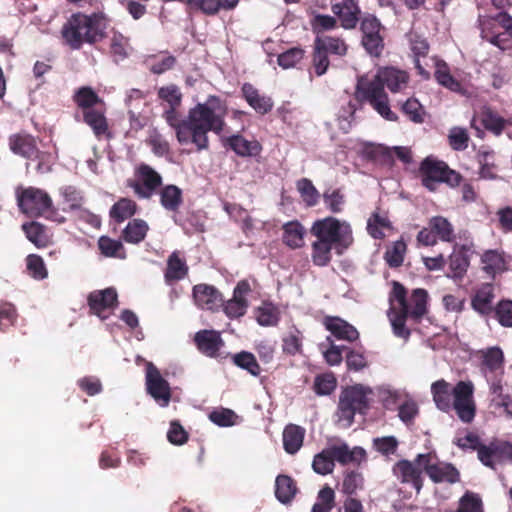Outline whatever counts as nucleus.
<instances>
[{
  "label": "nucleus",
  "mask_w": 512,
  "mask_h": 512,
  "mask_svg": "<svg viewBox=\"0 0 512 512\" xmlns=\"http://www.w3.org/2000/svg\"><path fill=\"white\" fill-rule=\"evenodd\" d=\"M178 107H169L163 117L175 130L177 141L181 145L194 144L197 151L209 148L208 132L221 134L226 126L227 106L216 95H210L205 103H198L189 109L185 119H181Z\"/></svg>",
  "instance_id": "1"
},
{
  "label": "nucleus",
  "mask_w": 512,
  "mask_h": 512,
  "mask_svg": "<svg viewBox=\"0 0 512 512\" xmlns=\"http://www.w3.org/2000/svg\"><path fill=\"white\" fill-rule=\"evenodd\" d=\"M431 394L435 406L448 412L454 409L459 420L471 423L476 415L474 400V385L471 381H459L453 388L444 379L437 380L431 385Z\"/></svg>",
  "instance_id": "2"
},
{
  "label": "nucleus",
  "mask_w": 512,
  "mask_h": 512,
  "mask_svg": "<svg viewBox=\"0 0 512 512\" xmlns=\"http://www.w3.org/2000/svg\"><path fill=\"white\" fill-rule=\"evenodd\" d=\"M106 19L102 13L85 14L75 12L61 28L63 43L71 50H80L83 45H94L106 37Z\"/></svg>",
  "instance_id": "3"
},
{
  "label": "nucleus",
  "mask_w": 512,
  "mask_h": 512,
  "mask_svg": "<svg viewBox=\"0 0 512 512\" xmlns=\"http://www.w3.org/2000/svg\"><path fill=\"white\" fill-rule=\"evenodd\" d=\"M352 243V229L348 222L334 217L322 219V265L329 261L327 254L332 249L341 255Z\"/></svg>",
  "instance_id": "4"
},
{
  "label": "nucleus",
  "mask_w": 512,
  "mask_h": 512,
  "mask_svg": "<svg viewBox=\"0 0 512 512\" xmlns=\"http://www.w3.org/2000/svg\"><path fill=\"white\" fill-rule=\"evenodd\" d=\"M419 171L422 176V185L432 192L436 190L439 183L456 187L462 180L461 175L450 169L445 162L431 157H427L421 162Z\"/></svg>",
  "instance_id": "5"
},
{
  "label": "nucleus",
  "mask_w": 512,
  "mask_h": 512,
  "mask_svg": "<svg viewBox=\"0 0 512 512\" xmlns=\"http://www.w3.org/2000/svg\"><path fill=\"white\" fill-rule=\"evenodd\" d=\"M370 394H372V390L361 384L345 388L339 399V418L350 425L356 412L363 413L368 408V395Z\"/></svg>",
  "instance_id": "6"
},
{
  "label": "nucleus",
  "mask_w": 512,
  "mask_h": 512,
  "mask_svg": "<svg viewBox=\"0 0 512 512\" xmlns=\"http://www.w3.org/2000/svg\"><path fill=\"white\" fill-rule=\"evenodd\" d=\"M135 177L127 181V187L139 199H150L162 186V176L148 164L141 163L135 169Z\"/></svg>",
  "instance_id": "7"
},
{
  "label": "nucleus",
  "mask_w": 512,
  "mask_h": 512,
  "mask_svg": "<svg viewBox=\"0 0 512 512\" xmlns=\"http://www.w3.org/2000/svg\"><path fill=\"white\" fill-rule=\"evenodd\" d=\"M18 206L20 210L30 216H45L52 212V199L44 190L35 187H28L18 195Z\"/></svg>",
  "instance_id": "8"
},
{
  "label": "nucleus",
  "mask_w": 512,
  "mask_h": 512,
  "mask_svg": "<svg viewBox=\"0 0 512 512\" xmlns=\"http://www.w3.org/2000/svg\"><path fill=\"white\" fill-rule=\"evenodd\" d=\"M381 29V22L374 15L367 14L361 19V43L365 50L374 57H379L384 49V39L381 35Z\"/></svg>",
  "instance_id": "9"
},
{
  "label": "nucleus",
  "mask_w": 512,
  "mask_h": 512,
  "mask_svg": "<svg viewBox=\"0 0 512 512\" xmlns=\"http://www.w3.org/2000/svg\"><path fill=\"white\" fill-rule=\"evenodd\" d=\"M146 390L160 406L166 407L170 403V385L152 362L146 364Z\"/></svg>",
  "instance_id": "10"
},
{
  "label": "nucleus",
  "mask_w": 512,
  "mask_h": 512,
  "mask_svg": "<svg viewBox=\"0 0 512 512\" xmlns=\"http://www.w3.org/2000/svg\"><path fill=\"white\" fill-rule=\"evenodd\" d=\"M87 302L90 313L104 320L109 317L106 311L112 310L118 305V295L112 287L94 290L88 295Z\"/></svg>",
  "instance_id": "11"
},
{
  "label": "nucleus",
  "mask_w": 512,
  "mask_h": 512,
  "mask_svg": "<svg viewBox=\"0 0 512 512\" xmlns=\"http://www.w3.org/2000/svg\"><path fill=\"white\" fill-rule=\"evenodd\" d=\"M331 9L339 18L344 29H354L359 20L361 10L355 0H331Z\"/></svg>",
  "instance_id": "12"
},
{
  "label": "nucleus",
  "mask_w": 512,
  "mask_h": 512,
  "mask_svg": "<svg viewBox=\"0 0 512 512\" xmlns=\"http://www.w3.org/2000/svg\"><path fill=\"white\" fill-rule=\"evenodd\" d=\"M241 96L247 104L259 115L270 113L274 107V101L259 91L253 84L245 82L241 86Z\"/></svg>",
  "instance_id": "13"
},
{
  "label": "nucleus",
  "mask_w": 512,
  "mask_h": 512,
  "mask_svg": "<svg viewBox=\"0 0 512 512\" xmlns=\"http://www.w3.org/2000/svg\"><path fill=\"white\" fill-rule=\"evenodd\" d=\"M193 298L198 307L207 310H217L223 306L222 294L212 285L197 284L193 287Z\"/></svg>",
  "instance_id": "14"
},
{
  "label": "nucleus",
  "mask_w": 512,
  "mask_h": 512,
  "mask_svg": "<svg viewBox=\"0 0 512 512\" xmlns=\"http://www.w3.org/2000/svg\"><path fill=\"white\" fill-rule=\"evenodd\" d=\"M223 145L240 157H257L262 152V145L257 140H247L240 134L231 135L224 139Z\"/></svg>",
  "instance_id": "15"
},
{
  "label": "nucleus",
  "mask_w": 512,
  "mask_h": 512,
  "mask_svg": "<svg viewBox=\"0 0 512 512\" xmlns=\"http://www.w3.org/2000/svg\"><path fill=\"white\" fill-rule=\"evenodd\" d=\"M197 349L205 356L214 358L224 345L219 332L215 330H200L194 336Z\"/></svg>",
  "instance_id": "16"
},
{
  "label": "nucleus",
  "mask_w": 512,
  "mask_h": 512,
  "mask_svg": "<svg viewBox=\"0 0 512 512\" xmlns=\"http://www.w3.org/2000/svg\"><path fill=\"white\" fill-rule=\"evenodd\" d=\"M82 114L84 123L92 129L94 135L98 139L103 136L106 138H111L108 120L105 115L106 105L90 109Z\"/></svg>",
  "instance_id": "17"
},
{
  "label": "nucleus",
  "mask_w": 512,
  "mask_h": 512,
  "mask_svg": "<svg viewBox=\"0 0 512 512\" xmlns=\"http://www.w3.org/2000/svg\"><path fill=\"white\" fill-rule=\"evenodd\" d=\"M327 453L342 465L356 464L359 465L366 460V451L362 447H354L350 449L347 444L328 446Z\"/></svg>",
  "instance_id": "18"
},
{
  "label": "nucleus",
  "mask_w": 512,
  "mask_h": 512,
  "mask_svg": "<svg viewBox=\"0 0 512 512\" xmlns=\"http://www.w3.org/2000/svg\"><path fill=\"white\" fill-rule=\"evenodd\" d=\"M10 150L23 158L32 159L37 153L36 138L26 132L12 134L9 137Z\"/></svg>",
  "instance_id": "19"
},
{
  "label": "nucleus",
  "mask_w": 512,
  "mask_h": 512,
  "mask_svg": "<svg viewBox=\"0 0 512 512\" xmlns=\"http://www.w3.org/2000/svg\"><path fill=\"white\" fill-rule=\"evenodd\" d=\"M393 472L402 483L412 484L417 493L420 492L422 488V472L413 462L401 460L395 464Z\"/></svg>",
  "instance_id": "20"
},
{
  "label": "nucleus",
  "mask_w": 512,
  "mask_h": 512,
  "mask_svg": "<svg viewBox=\"0 0 512 512\" xmlns=\"http://www.w3.org/2000/svg\"><path fill=\"white\" fill-rule=\"evenodd\" d=\"M384 83L378 78V73L369 81L365 77H360L356 85L357 94L369 103L387 96L384 91Z\"/></svg>",
  "instance_id": "21"
},
{
  "label": "nucleus",
  "mask_w": 512,
  "mask_h": 512,
  "mask_svg": "<svg viewBox=\"0 0 512 512\" xmlns=\"http://www.w3.org/2000/svg\"><path fill=\"white\" fill-rule=\"evenodd\" d=\"M189 267L178 251L172 252L168 259L164 272L165 282L169 285L184 279L188 275Z\"/></svg>",
  "instance_id": "22"
},
{
  "label": "nucleus",
  "mask_w": 512,
  "mask_h": 512,
  "mask_svg": "<svg viewBox=\"0 0 512 512\" xmlns=\"http://www.w3.org/2000/svg\"><path fill=\"white\" fill-rule=\"evenodd\" d=\"M377 72L378 78L381 79L384 85L393 93L402 91L408 84L409 77L405 71L393 67H385L379 69Z\"/></svg>",
  "instance_id": "23"
},
{
  "label": "nucleus",
  "mask_w": 512,
  "mask_h": 512,
  "mask_svg": "<svg viewBox=\"0 0 512 512\" xmlns=\"http://www.w3.org/2000/svg\"><path fill=\"white\" fill-rule=\"evenodd\" d=\"M72 99L82 113L97 108L99 106H105V102L90 86H82L78 88Z\"/></svg>",
  "instance_id": "24"
},
{
  "label": "nucleus",
  "mask_w": 512,
  "mask_h": 512,
  "mask_svg": "<svg viewBox=\"0 0 512 512\" xmlns=\"http://www.w3.org/2000/svg\"><path fill=\"white\" fill-rule=\"evenodd\" d=\"M324 325L336 338L347 341H354L358 338V331L339 317H326Z\"/></svg>",
  "instance_id": "25"
},
{
  "label": "nucleus",
  "mask_w": 512,
  "mask_h": 512,
  "mask_svg": "<svg viewBox=\"0 0 512 512\" xmlns=\"http://www.w3.org/2000/svg\"><path fill=\"white\" fill-rule=\"evenodd\" d=\"M159 197L162 207L170 212H178L183 203L182 190L173 184L161 187L159 190Z\"/></svg>",
  "instance_id": "26"
},
{
  "label": "nucleus",
  "mask_w": 512,
  "mask_h": 512,
  "mask_svg": "<svg viewBox=\"0 0 512 512\" xmlns=\"http://www.w3.org/2000/svg\"><path fill=\"white\" fill-rule=\"evenodd\" d=\"M305 430L295 424H289L283 431V447L288 454H295L302 446Z\"/></svg>",
  "instance_id": "27"
},
{
  "label": "nucleus",
  "mask_w": 512,
  "mask_h": 512,
  "mask_svg": "<svg viewBox=\"0 0 512 512\" xmlns=\"http://www.w3.org/2000/svg\"><path fill=\"white\" fill-rule=\"evenodd\" d=\"M256 321L261 326H276L280 320L279 308L270 301H263L254 309Z\"/></svg>",
  "instance_id": "28"
},
{
  "label": "nucleus",
  "mask_w": 512,
  "mask_h": 512,
  "mask_svg": "<svg viewBox=\"0 0 512 512\" xmlns=\"http://www.w3.org/2000/svg\"><path fill=\"white\" fill-rule=\"evenodd\" d=\"M149 230V226L143 219H133L128 222L122 231V239L130 244L142 242Z\"/></svg>",
  "instance_id": "29"
},
{
  "label": "nucleus",
  "mask_w": 512,
  "mask_h": 512,
  "mask_svg": "<svg viewBox=\"0 0 512 512\" xmlns=\"http://www.w3.org/2000/svg\"><path fill=\"white\" fill-rule=\"evenodd\" d=\"M494 299L493 287L490 284L483 285L474 295L471 305L475 311L487 315L492 311Z\"/></svg>",
  "instance_id": "30"
},
{
  "label": "nucleus",
  "mask_w": 512,
  "mask_h": 512,
  "mask_svg": "<svg viewBox=\"0 0 512 512\" xmlns=\"http://www.w3.org/2000/svg\"><path fill=\"white\" fill-rule=\"evenodd\" d=\"M428 476L435 483L448 482L453 484L459 481L458 470L447 463H439L435 464V467H429Z\"/></svg>",
  "instance_id": "31"
},
{
  "label": "nucleus",
  "mask_w": 512,
  "mask_h": 512,
  "mask_svg": "<svg viewBox=\"0 0 512 512\" xmlns=\"http://www.w3.org/2000/svg\"><path fill=\"white\" fill-rule=\"evenodd\" d=\"M297 492L295 481L288 475H278L275 480V496L283 504L291 502Z\"/></svg>",
  "instance_id": "32"
},
{
  "label": "nucleus",
  "mask_w": 512,
  "mask_h": 512,
  "mask_svg": "<svg viewBox=\"0 0 512 512\" xmlns=\"http://www.w3.org/2000/svg\"><path fill=\"white\" fill-rule=\"evenodd\" d=\"M137 211V204L129 198H120L110 209L109 215L117 223L131 218Z\"/></svg>",
  "instance_id": "33"
},
{
  "label": "nucleus",
  "mask_w": 512,
  "mask_h": 512,
  "mask_svg": "<svg viewBox=\"0 0 512 512\" xmlns=\"http://www.w3.org/2000/svg\"><path fill=\"white\" fill-rule=\"evenodd\" d=\"M481 262L483 271L491 277L505 270V260L497 250L485 251L481 257Z\"/></svg>",
  "instance_id": "34"
},
{
  "label": "nucleus",
  "mask_w": 512,
  "mask_h": 512,
  "mask_svg": "<svg viewBox=\"0 0 512 512\" xmlns=\"http://www.w3.org/2000/svg\"><path fill=\"white\" fill-rule=\"evenodd\" d=\"M160 54H163V52H161ZM145 62L151 73L155 75H161L173 69L177 63V59L173 55H170L167 52H165L164 56L161 59H159V55L153 54L147 56Z\"/></svg>",
  "instance_id": "35"
},
{
  "label": "nucleus",
  "mask_w": 512,
  "mask_h": 512,
  "mask_svg": "<svg viewBox=\"0 0 512 512\" xmlns=\"http://www.w3.org/2000/svg\"><path fill=\"white\" fill-rule=\"evenodd\" d=\"M98 248L102 255L110 258L125 259L126 252L120 240H115L109 236H101L98 239Z\"/></svg>",
  "instance_id": "36"
},
{
  "label": "nucleus",
  "mask_w": 512,
  "mask_h": 512,
  "mask_svg": "<svg viewBox=\"0 0 512 512\" xmlns=\"http://www.w3.org/2000/svg\"><path fill=\"white\" fill-rule=\"evenodd\" d=\"M232 362L234 365L246 370L254 377H258L261 374V367L257 362L256 357L251 352L241 351L232 355Z\"/></svg>",
  "instance_id": "37"
},
{
  "label": "nucleus",
  "mask_w": 512,
  "mask_h": 512,
  "mask_svg": "<svg viewBox=\"0 0 512 512\" xmlns=\"http://www.w3.org/2000/svg\"><path fill=\"white\" fill-rule=\"evenodd\" d=\"M428 293L424 289H415L411 295L409 315L412 319L419 321L427 313Z\"/></svg>",
  "instance_id": "38"
},
{
  "label": "nucleus",
  "mask_w": 512,
  "mask_h": 512,
  "mask_svg": "<svg viewBox=\"0 0 512 512\" xmlns=\"http://www.w3.org/2000/svg\"><path fill=\"white\" fill-rule=\"evenodd\" d=\"M283 242L292 249L302 247L304 229L298 222L286 223L283 227Z\"/></svg>",
  "instance_id": "39"
},
{
  "label": "nucleus",
  "mask_w": 512,
  "mask_h": 512,
  "mask_svg": "<svg viewBox=\"0 0 512 512\" xmlns=\"http://www.w3.org/2000/svg\"><path fill=\"white\" fill-rule=\"evenodd\" d=\"M22 230L24 231L27 239L38 248L45 247L47 245L48 237L46 235L44 225L32 221L30 223L23 224Z\"/></svg>",
  "instance_id": "40"
},
{
  "label": "nucleus",
  "mask_w": 512,
  "mask_h": 512,
  "mask_svg": "<svg viewBox=\"0 0 512 512\" xmlns=\"http://www.w3.org/2000/svg\"><path fill=\"white\" fill-rule=\"evenodd\" d=\"M434 76L440 85L451 91H458L461 87L460 83L451 75L448 65L442 60L435 62Z\"/></svg>",
  "instance_id": "41"
},
{
  "label": "nucleus",
  "mask_w": 512,
  "mask_h": 512,
  "mask_svg": "<svg viewBox=\"0 0 512 512\" xmlns=\"http://www.w3.org/2000/svg\"><path fill=\"white\" fill-rule=\"evenodd\" d=\"M409 315V310H397L395 306L390 309L389 318L396 336L407 339L410 330L406 328L405 322Z\"/></svg>",
  "instance_id": "42"
},
{
  "label": "nucleus",
  "mask_w": 512,
  "mask_h": 512,
  "mask_svg": "<svg viewBox=\"0 0 512 512\" xmlns=\"http://www.w3.org/2000/svg\"><path fill=\"white\" fill-rule=\"evenodd\" d=\"M429 226L435 236H439L442 241L451 242L454 240V230L448 219L442 216H435L431 218Z\"/></svg>",
  "instance_id": "43"
},
{
  "label": "nucleus",
  "mask_w": 512,
  "mask_h": 512,
  "mask_svg": "<svg viewBox=\"0 0 512 512\" xmlns=\"http://www.w3.org/2000/svg\"><path fill=\"white\" fill-rule=\"evenodd\" d=\"M60 194L70 211H79L85 201L83 193L73 185H66L60 188Z\"/></svg>",
  "instance_id": "44"
},
{
  "label": "nucleus",
  "mask_w": 512,
  "mask_h": 512,
  "mask_svg": "<svg viewBox=\"0 0 512 512\" xmlns=\"http://www.w3.org/2000/svg\"><path fill=\"white\" fill-rule=\"evenodd\" d=\"M130 40L118 31H113L110 40V52L119 60H124L129 55Z\"/></svg>",
  "instance_id": "45"
},
{
  "label": "nucleus",
  "mask_w": 512,
  "mask_h": 512,
  "mask_svg": "<svg viewBox=\"0 0 512 512\" xmlns=\"http://www.w3.org/2000/svg\"><path fill=\"white\" fill-rule=\"evenodd\" d=\"M469 266L467 255L459 250L454 251L449 257V268L451 270V277L462 278Z\"/></svg>",
  "instance_id": "46"
},
{
  "label": "nucleus",
  "mask_w": 512,
  "mask_h": 512,
  "mask_svg": "<svg viewBox=\"0 0 512 512\" xmlns=\"http://www.w3.org/2000/svg\"><path fill=\"white\" fill-rule=\"evenodd\" d=\"M406 253V244L402 240H398L389 247L384 255V259L390 267H399L402 265L404 255Z\"/></svg>",
  "instance_id": "47"
},
{
  "label": "nucleus",
  "mask_w": 512,
  "mask_h": 512,
  "mask_svg": "<svg viewBox=\"0 0 512 512\" xmlns=\"http://www.w3.org/2000/svg\"><path fill=\"white\" fill-rule=\"evenodd\" d=\"M17 310L9 302L0 301V331L5 332L17 321Z\"/></svg>",
  "instance_id": "48"
},
{
  "label": "nucleus",
  "mask_w": 512,
  "mask_h": 512,
  "mask_svg": "<svg viewBox=\"0 0 512 512\" xmlns=\"http://www.w3.org/2000/svg\"><path fill=\"white\" fill-rule=\"evenodd\" d=\"M237 418V414L229 408L216 409L209 414V419L220 427H230L235 425Z\"/></svg>",
  "instance_id": "49"
},
{
  "label": "nucleus",
  "mask_w": 512,
  "mask_h": 512,
  "mask_svg": "<svg viewBox=\"0 0 512 512\" xmlns=\"http://www.w3.org/2000/svg\"><path fill=\"white\" fill-rule=\"evenodd\" d=\"M494 22H497L509 34L512 33V17L506 12H500L495 17L481 18L482 33H487L492 28Z\"/></svg>",
  "instance_id": "50"
},
{
  "label": "nucleus",
  "mask_w": 512,
  "mask_h": 512,
  "mask_svg": "<svg viewBox=\"0 0 512 512\" xmlns=\"http://www.w3.org/2000/svg\"><path fill=\"white\" fill-rule=\"evenodd\" d=\"M481 121L484 127L495 135H500L505 126V120L491 109H485L482 112Z\"/></svg>",
  "instance_id": "51"
},
{
  "label": "nucleus",
  "mask_w": 512,
  "mask_h": 512,
  "mask_svg": "<svg viewBox=\"0 0 512 512\" xmlns=\"http://www.w3.org/2000/svg\"><path fill=\"white\" fill-rule=\"evenodd\" d=\"M26 266L29 274L37 280L45 279L48 276L43 259L37 254H30L26 258Z\"/></svg>",
  "instance_id": "52"
},
{
  "label": "nucleus",
  "mask_w": 512,
  "mask_h": 512,
  "mask_svg": "<svg viewBox=\"0 0 512 512\" xmlns=\"http://www.w3.org/2000/svg\"><path fill=\"white\" fill-rule=\"evenodd\" d=\"M159 99L167 102L169 107H179L182 102V93L175 84L163 86L158 90Z\"/></svg>",
  "instance_id": "53"
},
{
  "label": "nucleus",
  "mask_w": 512,
  "mask_h": 512,
  "mask_svg": "<svg viewBox=\"0 0 512 512\" xmlns=\"http://www.w3.org/2000/svg\"><path fill=\"white\" fill-rule=\"evenodd\" d=\"M224 312L227 317L240 318L245 315L248 309V301L247 299H241L233 296L232 299L228 300L224 305Z\"/></svg>",
  "instance_id": "54"
},
{
  "label": "nucleus",
  "mask_w": 512,
  "mask_h": 512,
  "mask_svg": "<svg viewBox=\"0 0 512 512\" xmlns=\"http://www.w3.org/2000/svg\"><path fill=\"white\" fill-rule=\"evenodd\" d=\"M297 189L301 198L308 206H313L317 203L318 191L310 180L302 178L297 182Z\"/></svg>",
  "instance_id": "55"
},
{
  "label": "nucleus",
  "mask_w": 512,
  "mask_h": 512,
  "mask_svg": "<svg viewBox=\"0 0 512 512\" xmlns=\"http://www.w3.org/2000/svg\"><path fill=\"white\" fill-rule=\"evenodd\" d=\"M402 111L414 123H422L424 121L425 111L421 103L416 98H409L402 105Z\"/></svg>",
  "instance_id": "56"
},
{
  "label": "nucleus",
  "mask_w": 512,
  "mask_h": 512,
  "mask_svg": "<svg viewBox=\"0 0 512 512\" xmlns=\"http://www.w3.org/2000/svg\"><path fill=\"white\" fill-rule=\"evenodd\" d=\"M347 49L348 47L345 41L341 38L331 36L322 37V51L338 56H344L347 53Z\"/></svg>",
  "instance_id": "57"
},
{
  "label": "nucleus",
  "mask_w": 512,
  "mask_h": 512,
  "mask_svg": "<svg viewBox=\"0 0 512 512\" xmlns=\"http://www.w3.org/2000/svg\"><path fill=\"white\" fill-rule=\"evenodd\" d=\"M450 146L457 151L467 148L469 135L467 130L461 127H453L448 135Z\"/></svg>",
  "instance_id": "58"
},
{
  "label": "nucleus",
  "mask_w": 512,
  "mask_h": 512,
  "mask_svg": "<svg viewBox=\"0 0 512 512\" xmlns=\"http://www.w3.org/2000/svg\"><path fill=\"white\" fill-rule=\"evenodd\" d=\"M312 24L315 32V39L313 67L310 73L311 75L320 76V14L314 15Z\"/></svg>",
  "instance_id": "59"
},
{
  "label": "nucleus",
  "mask_w": 512,
  "mask_h": 512,
  "mask_svg": "<svg viewBox=\"0 0 512 512\" xmlns=\"http://www.w3.org/2000/svg\"><path fill=\"white\" fill-rule=\"evenodd\" d=\"M304 56V51L300 48H291L278 55L277 62L284 69L294 67Z\"/></svg>",
  "instance_id": "60"
},
{
  "label": "nucleus",
  "mask_w": 512,
  "mask_h": 512,
  "mask_svg": "<svg viewBox=\"0 0 512 512\" xmlns=\"http://www.w3.org/2000/svg\"><path fill=\"white\" fill-rule=\"evenodd\" d=\"M503 359V352L498 347L489 348L483 353V365L490 371L499 369L502 366Z\"/></svg>",
  "instance_id": "61"
},
{
  "label": "nucleus",
  "mask_w": 512,
  "mask_h": 512,
  "mask_svg": "<svg viewBox=\"0 0 512 512\" xmlns=\"http://www.w3.org/2000/svg\"><path fill=\"white\" fill-rule=\"evenodd\" d=\"M495 314L503 327H512V301H500L495 308Z\"/></svg>",
  "instance_id": "62"
},
{
  "label": "nucleus",
  "mask_w": 512,
  "mask_h": 512,
  "mask_svg": "<svg viewBox=\"0 0 512 512\" xmlns=\"http://www.w3.org/2000/svg\"><path fill=\"white\" fill-rule=\"evenodd\" d=\"M167 438L174 445H183L188 440V433L178 421H172L167 433Z\"/></svg>",
  "instance_id": "63"
},
{
  "label": "nucleus",
  "mask_w": 512,
  "mask_h": 512,
  "mask_svg": "<svg viewBox=\"0 0 512 512\" xmlns=\"http://www.w3.org/2000/svg\"><path fill=\"white\" fill-rule=\"evenodd\" d=\"M32 159L37 160L36 171L40 174H46L52 171L54 163L53 156L50 152L37 150Z\"/></svg>",
  "instance_id": "64"
}]
</instances>
